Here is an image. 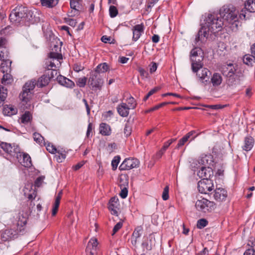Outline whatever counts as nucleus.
<instances>
[{
  "label": "nucleus",
  "mask_w": 255,
  "mask_h": 255,
  "mask_svg": "<svg viewBox=\"0 0 255 255\" xmlns=\"http://www.w3.org/2000/svg\"><path fill=\"white\" fill-rule=\"evenodd\" d=\"M0 147L5 152L9 154H12L13 150L15 152H19V148L17 146H16V148L13 149V147H12L11 145L7 143L2 142L0 144Z\"/></svg>",
  "instance_id": "b1692460"
},
{
  "label": "nucleus",
  "mask_w": 255,
  "mask_h": 255,
  "mask_svg": "<svg viewBox=\"0 0 255 255\" xmlns=\"http://www.w3.org/2000/svg\"><path fill=\"white\" fill-rule=\"evenodd\" d=\"M81 0H70V7L71 9L78 10L77 9V7H78L79 5V2Z\"/></svg>",
  "instance_id": "4d7b16f0"
},
{
  "label": "nucleus",
  "mask_w": 255,
  "mask_h": 255,
  "mask_svg": "<svg viewBox=\"0 0 255 255\" xmlns=\"http://www.w3.org/2000/svg\"><path fill=\"white\" fill-rule=\"evenodd\" d=\"M40 2L43 6L52 8L58 4V0H40Z\"/></svg>",
  "instance_id": "473e14b6"
},
{
  "label": "nucleus",
  "mask_w": 255,
  "mask_h": 255,
  "mask_svg": "<svg viewBox=\"0 0 255 255\" xmlns=\"http://www.w3.org/2000/svg\"><path fill=\"white\" fill-rule=\"evenodd\" d=\"M26 12L27 7L22 5L17 6L11 11L9 18L11 22L18 24L25 18Z\"/></svg>",
  "instance_id": "39448f33"
},
{
  "label": "nucleus",
  "mask_w": 255,
  "mask_h": 255,
  "mask_svg": "<svg viewBox=\"0 0 255 255\" xmlns=\"http://www.w3.org/2000/svg\"><path fill=\"white\" fill-rule=\"evenodd\" d=\"M98 240L96 238L91 239L88 242L86 249L87 255H95L97 253Z\"/></svg>",
  "instance_id": "ddd939ff"
},
{
  "label": "nucleus",
  "mask_w": 255,
  "mask_h": 255,
  "mask_svg": "<svg viewBox=\"0 0 255 255\" xmlns=\"http://www.w3.org/2000/svg\"><path fill=\"white\" fill-rule=\"evenodd\" d=\"M56 79L59 84L67 88H72L75 86V84L72 81L61 75L57 76Z\"/></svg>",
  "instance_id": "6ab92c4d"
},
{
  "label": "nucleus",
  "mask_w": 255,
  "mask_h": 255,
  "mask_svg": "<svg viewBox=\"0 0 255 255\" xmlns=\"http://www.w3.org/2000/svg\"><path fill=\"white\" fill-rule=\"evenodd\" d=\"M195 207L198 211L202 212H211L215 209V204L207 199L202 198L196 202Z\"/></svg>",
  "instance_id": "423d86ee"
},
{
  "label": "nucleus",
  "mask_w": 255,
  "mask_h": 255,
  "mask_svg": "<svg viewBox=\"0 0 255 255\" xmlns=\"http://www.w3.org/2000/svg\"><path fill=\"white\" fill-rule=\"evenodd\" d=\"M7 96V89L3 86L0 85V108L3 106Z\"/></svg>",
  "instance_id": "c756f323"
},
{
  "label": "nucleus",
  "mask_w": 255,
  "mask_h": 255,
  "mask_svg": "<svg viewBox=\"0 0 255 255\" xmlns=\"http://www.w3.org/2000/svg\"><path fill=\"white\" fill-rule=\"evenodd\" d=\"M109 12L111 17H115L118 14V11L116 6L112 5L110 7Z\"/></svg>",
  "instance_id": "a18cd8bd"
},
{
  "label": "nucleus",
  "mask_w": 255,
  "mask_h": 255,
  "mask_svg": "<svg viewBox=\"0 0 255 255\" xmlns=\"http://www.w3.org/2000/svg\"><path fill=\"white\" fill-rule=\"evenodd\" d=\"M243 62L249 66H253L255 63V57L253 55L246 54L243 57Z\"/></svg>",
  "instance_id": "c85d7f7f"
},
{
  "label": "nucleus",
  "mask_w": 255,
  "mask_h": 255,
  "mask_svg": "<svg viewBox=\"0 0 255 255\" xmlns=\"http://www.w3.org/2000/svg\"><path fill=\"white\" fill-rule=\"evenodd\" d=\"M142 231V229L140 226L135 229L131 238V242L132 245L135 246L136 245L137 239L140 237Z\"/></svg>",
  "instance_id": "5701e85b"
},
{
  "label": "nucleus",
  "mask_w": 255,
  "mask_h": 255,
  "mask_svg": "<svg viewBox=\"0 0 255 255\" xmlns=\"http://www.w3.org/2000/svg\"><path fill=\"white\" fill-rule=\"evenodd\" d=\"M213 157L211 154H202L193 162V167L199 168L201 166L211 167L213 165Z\"/></svg>",
  "instance_id": "0eeeda50"
},
{
  "label": "nucleus",
  "mask_w": 255,
  "mask_h": 255,
  "mask_svg": "<svg viewBox=\"0 0 255 255\" xmlns=\"http://www.w3.org/2000/svg\"><path fill=\"white\" fill-rule=\"evenodd\" d=\"M32 120V115L30 112H25L20 118V123L24 125L30 123Z\"/></svg>",
  "instance_id": "cd10ccee"
},
{
  "label": "nucleus",
  "mask_w": 255,
  "mask_h": 255,
  "mask_svg": "<svg viewBox=\"0 0 255 255\" xmlns=\"http://www.w3.org/2000/svg\"><path fill=\"white\" fill-rule=\"evenodd\" d=\"M129 110L130 109L125 103H122L117 107L118 113L122 117H128Z\"/></svg>",
  "instance_id": "aec40b11"
},
{
  "label": "nucleus",
  "mask_w": 255,
  "mask_h": 255,
  "mask_svg": "<svg viewBox=\"0 0 255 255\" xmlns=\"http://www.w3.org/2000/svg\"><path fill=\"white\" fill-rule=\"evenodd\" d=\"M247 245L248 246L253 248L254 247H255V239L252 237L250 238Z\"/></svg>",
  "instance_id": "774afa93"
},
{
  "label": "nucleus",
  "mask_w": 255,
  "mask_h": 255,
  "mask_svg": "<svg viewBox=\"0 0 255 255\" xmlns=\"http://www.w3.org/2000/svg\"><path fill=\"white\" fill-rule=\"evenodd\" d=\"M12 78L10 74L6 73L3 75L1 79V83L3 84L6 85L12 82Z\"/></svg>",
  "instance_id": "58836bf2"
},
{
  "label": "nucleus",
  "mask_w": 255,
  "mask_h": 255,
  "mask_svg": "<svg viewBox=\"0 0 255 255\" xmlns=\"http://www.w3.org/2000/svg\"><path fill=\"white\" fill-rule=\"evenodd\" d=\"M254 140L252 137L248 136L245 138L244 145L243 146V149L246 151H250L253 148Z\"/></svg>",
  "instance_id": "393cba45"
},
{
  "label": "nucleus",
  "mask_w": 255,
  "mask_h": 255,
  "mask_svg": "<svg viewBox=\"0 0 255 255\" xmlns=\"http://www.w3.org/2000/svg\"><path fill=\"white\" fill-rule=\"evenodd\" d=\"M128 190L126 187L122 189L120 195L123 199L126 198L128 196Z\"/></svg>",
  "instance_id": "052dcab7"
},
{
  "label": "nucleus",
  "mask_w": 255,
  "mask_h": 255,
  "mask_svg": "<svg viewBox=\"0 0 255 255\" xmlns=\"http://www.w3.org/2000/svg\"><path fill=\"white\" fill-rule=\"evenodd\" d=\"M190 58L191 61L192 70L193 72H195L196 71H198L199 69H200L203 67V55H199L196 57L192 56H191Z\"/></svg>",
  "instance_id": "4468645a"
},
{
  "label": "nucleus",
  "mask_w": 255,
  "mask_h": 255,
  "mask_svg": "<svg viewBox=\"0 0 255 255\" xmlns=\"http://www.w3.org/2000/svg\"><path fill=\"white\" fill-rule=\"evenodd\" d=\"M100 133L103 135H109L111 133V129L110 126L106 123H102L99 127Z\"/></svg>",
  "instance_id": "bb28decb"
},
{
  "label": "nucleus",
  "mask_w": 255,
  "mask_h": 255,
  "mask_svg": "<svg viewBox=\"0 0 255 255\" xmlns=\"http://www.w3.org/2000/svg\"><path fill=\"white\" fill-rule=\"evenodd\" d=\"M138 72H139L140 76H142L143 78H147L148 77V73L143 68H139Z\"/></svg>",
  "instance_id": "0e129e2a"
},
{
  "label": "nucleus",
  "mask_w": 255,
  "mask_h": 255,
  "mask_svg": "<svg viewBox=\"0 0 255 255\" xmlns=\"http://www.w3.org/2000/svg\"><path fill=\"white\" fill-rule=\"evenodd\" d=\"M244 255H255V250L254 248L248 249L246 251Z\"/></svg>",
  "instance_id": "338daca9"
},
{
  "label": "nucleus",
  "mask_w": 255,
  "mask_h": 255,
  "mask_svg": "<svg viewBox=\"0 0 255 255\" xmlns=\"http://www.w3.org/2000/svg\"><path fill=\"white\" fill-rule=\"evenodd\" d=\"M188 141L184 136L181 138L178 141L176 148H179L181 146L184 145V144Z\"/></svg>",
  "instance_id": "680f3d73"
},
{
  "label": "nucleus",
  "mask_w": 255,
  "mask_h": 255,
  "mask_svg": "<svg viewBox=\"0 0 255 255\" xmlns=\"http://www.w3.org/2000/svg\"><path fill=\"white\" fill-rule=\"evenodd\" d=\"M3 114L5 116H11L17 114V110L12 105H4L3 109Z\"/></svg>",
  "instance_id": "4be33fe9"
},
{
  "label": "nucleus",
  "mask_w": 255,
  "mask_h": 255,
  "mask_svg": "<svg viewBox=\"0 0 255 255\" xmlns=\"http://www.w3.org/2000/svg\"><path fill=\"white\" fill-rule=\"evenodd\" d=\"M21 163L25 167H29L32 165L31 157L27 153H22V161Z\"/></svg>",
  "instance_id": "2f4dec72"
},
{
  "label": "nucleus",
  "mask_w": 255,
  "mask_h": 255,
  "mask_svg": "<svg viewBox=\"0 0 255 255\" xmlns=\"http://www.w3.org/2000/svg\"><path fill=\"white\" fill-rule=\"evenodd\" d=\"M142 247L144 250L150 251L152 249V246L151 244L149 243L148 241H145L142 243Z\"/></svg>",
  "instance_id": "603ef678"
},
{
  "label": "nucleus",
  "mask_w": 255,
  "mask_h": 255,
  "mask_svg": "<svg viewBox=\"0 0 255 255\" xmlns=\"http://www.w3.org/2000/svg\"><path fill=\"white\" fill-rule=\"evenodd\" d=\"M54 49L56 52L49 53L46 61L47 69L48 70L59 68L62 60V54L58 53L60 48L57 45H54Z\"/></svg>",
  "instance_id": "20e7f679"
},
{
  "label": "nucleus",
  "mask_w": 255,
  "mask_h": 255,
  "mask_svg": "<svg viewBox=\"0 0 255 255\" xmlns=\"http://www.w3.org/2000/svg\"><path fill=\"white\" fill-rule=\"evenodd\" d=\"M131 127L130 125L129 122H128L126 124L124 128V133L127 136H129L131 134Z\"/></svg>",
  "instance_id": "37998d69"
},
{
  "label": "nucleus",
  "mask_w": 255,
  "mask_h": 255,
  "mask_svg": "<svg viewBox=\"0 0 255 255\" xmlns=\"http://www.w3.org/2000/svg\"><path fill=\"white\" fill-rule=\"evenodd\" d=\"M195 73H196L197 76L202 83L206 85L207 82H209L211 73L208 69L202 67Z\"/></svg>",
  "instance_id": "9b49d317"
},
{
  "label": "nucleus",
  "mask_w": 255,
  "mask_h": 255,
  "mask_svg": "<svg viewBox=\"0 0 255 255\" xmlns=\"http://www.w3.org/2000/svg\"><path fill=\"white\" fill-rule=\"evenodd\" d=\"M139 162L136 158H126L119 166L120 170H127L136 168L138 166Z\"/></svg>",
  "instance_id": "9d476101"
},
{
  "label": "nucleus",
  "mask_w": 255,
  "mask_h": 255,
  "mask_svg": "<svg viewBox=\"0 0 255 255\" xmlns=\"http://www.w3.org/2000/svg\"><path fill=\"white\" fill-rule=\"evenodd\" d=\"M87 78L86 77L80 78L78 79L77 84L80 87H84L86 83Z\"/></svg>",
  "instance_id": "864d4df0"
},
{
  "label": "nucleus",
  "mask_w": 255,
  "mask_h": 255,
  "mask_svg": "<svg viewBox=\"0 0 255 255\" xmlns=\"http://www.w3.org/2000/svg\"><path fill=\"white\" fill-rule=\"evenodd\" d=\"M169 147V143H166L165 142L164 143V145L162 148L159 150L156 154V156L158 158H160L162 155L164 154L165 150Z\"/></svg>",
  "instance_id": "c03bdc74"
},
{
  "label": "nucleus",
  "mask_w": 255,
  "mask_h": 255,
  "mask_svg": "<svg viewBox=\"0 0 255 255\" xmlns=\"http://www.w3.org/2000/svg\"><path fill=\"white\" fill-rule=\"evenodd\" d=\"M85 163V161H82L79 162L78 163H77V164H76L75 165L73 166V168L75 170H77L79 169L80 168H81L84 165Z\"/></svg>",
  "instance_id": "69168bd1"
},
{
  "label": "nucleus",
  "mask_w": 255,
  "mask_h": 255,
  "mask_svg": "<svg viewBox=\"0 0 255 255\" xmlns=\"http://www.w3.org/2000/svg\"><path fill=\"white\" fill-rule=\"evenodd\" d=\"M227 77L228 78L227 80V84L230 86H233L240 83V80L237 78L236 74L234 75V76Z\"/></svg>",
  "instance_id": "c9c22d12"
},
{
  "label": "nucleus",
  "mask_w": 255,
  "mask_h": 255,
  "mask_svg": "<svg viewBox=\"0 0 255 255\" xmlns=\"http://www.w3.org/2000/svg\"><path fill=\"white\" fill-rule=\"evenodd\" d=\"M127 106L130 109H134L136 106V102L135 99L131 96H130L127 99Z\"/></svg>",
  "instance_id": "4c0bfd02"
},
{
  "label": "nucleus",
  "mask_w": 255,
  "mask_h": 255,
  "mask_svg": "<svg viewBox=\"0 0 255 255\" xmlns=\"http://www.w3.org/2000/svg\"><path fill=\"white\" fill-rule=\"evenodd\" d=\"M15 235V232L13 230L7 229L5 230L2 233L1 235V238L4 241H6L13 238Z\"/></svg>",
  "instance_id": "7c9ffc66"
},
{
  "label": "nucleus",
  "mask_w": 255,
  "mask_h": 255,
  "mask_svg": "<svg viewBox=\"0 0 255 255\" xmlns=\"http://www.w3.org/2000/svg\"><path fill=\"white\" fill-rule=\"evenodd\" d=\"M200 169L197 172V175L202 179H208L211 174H213V171L211 167L206 166H201Z\"/></svg>",
  "instance_id": "a211bd4d"
},
{
  "label": "nucleus",
  "mask_w": 255,
  "mask_h": 255,
  "mask_svg": "<svg viewBox=\"0 0 255 255\" xmlns=\"http://www.w3.org/2000/svg\"><path fill=\"white\" fill-rule=\"evenodd\" d=\"M120 157L119 156H115L112 161V168L114 170H116L120 162Z\"/></svg>",
  "instance_id": "09e8293b"
},
{
  "label": "nucleus",
  "mask_w": 255,
  "mask_h": 255,
  "mask_svg": "<svg viewBox=\"0 0 255 255\" xmlns=\"http://www.w3.org/2000/svg\"><path fill=\"white\" fill-rule=\"evenodd\" d=\"M213 187V182L209 179H202L198 183V190L202 194H207L208 192L212 190Z\"/></svg>",
  "instance_id": "1a4fd4ad"
},
{
  "label": "nucleus",
  "mask_w": 255,
  "mask_h": 255,
  "mask_svg": "<svg viewBox=\"0 0 255 255\" xmlns=\"http://www.w3.org/2000/svg\"><path fill=\"white\" fill-rule=\"evenodd\" d=\"M123 226V223L119 222H118L114 227L113 230L112 235L113 236L116 234Z\"/></svg>",
  "instance_id": "13d9d810"
},
{
  "label": "nucleus",
  "mask_w": 255,
  "mask_h": 255,
  "mask_svg": "<svg viewBox=\"0 0 255 255\" xmlns=\"http://www.w3.org/2000/svg\"><path fill=\"white\" fill-rule=\"evenodd\" d=\"M190 55V56H194L196 57L199 55H203V53L201 48L196 47L191 50Z\"/></svg>",
  "instance_id": "a19ab883"
},
{
  "label": "nucleus",
  "mask_w": 255,
  "mask_h": 255,
  "mask_svg": "<svg viewBox=\"0 0 255 255\" xmlns=\"http://www.w3.org/2000/svg\"><path fill=\"white\" fill-rule=\"evenodd\" d=\"M108 68V65L106 63H103L99 64L96 67L94 72H97V73L98 74L99 73L106 72L107 71Z\"/></svg>",
  "instance_id": "e433bc0d"
},
{
  "label": "nucleus",
  "mask_w": 255,
  "mask_h": 255,
  "mask_svg": "<svg viewBox=\"0 0 255 255\" xmlns=\"http://www.w3.org/2000/svg\"><path fill=\"white\" fill-rule=\"evenodd\" d=\"M17 218L16 224L18 227H19V230L21 231L22 230L21 228L25 225L27 223V218L21 214H19Z\"/></svg>",
  "instance_id": "f704fd0d"
},
{
  "label": "nucleus",
  "mask_w": 255,
  "mask_h": 255,
  "mask_svg": "<svg viewBox=\"0 0 255 255\" xmlns=\"http://www.w3.org/2000/svg\"><path fill=\"white\" fill-rule=\"evenodd\" d=\"M226 105H208L206 107L209 108L214 110H218L223 109L225 107Z\"/></svg>",
  "instance_id": "e2e57ef3"
},
{
  "label": "nucleus",
  "mask_w": 255,
  "mask_h": 255,
  "mask_svg": "<svg viewBox=\"0 0 255 255\" xmlns=\"http://www.w3.org/2000/svg\"><path fill=\"white\" fill-rule=\"evenodd\" d=\"M88 84L92 87L93 90H96L98 89H101L103 84V81L97 72L92 71L90 73Z\"/></svg>",
  "instance_id": "6e6552de"
},
{
  "label": "nucleus",
  "mask_w": 255,
  "mask_h": 255,
  "mask_svg": "<svg viewBox=\"0 0 255 255\" xmlns=\"http://www.w3.org/2000/svg\"><path fill=\"white\" fill-rule=\"evenodd\" d=\"M169 187L168 186H166L164 187L162 194V199L164 201H166L169 198Z\"/></svg>",
  "instance_id": "8fccbe9b"
},
{
  "label": "nucleus",
  "mask_w": 255,
  "mask_h": 255,
  "mask_svg": "<svg viewBox=\"0 0 255 255\" xmlns=\"http://www.w3.org/2000/svg\"><path fill=\"white\" fill-rule=\"evenodd\" d=\"M49 81V76L43 75L39 78L37 82L34 79L27 82L23 86L22 92L19 95L20 100L27 103L31 97L36 85L38 87H42L48 85Z\"/></svg>",
  "instance_id": "7ed1b4c3"
},
{
  "label": "nucleus",
  "mask_w": 255,
  "mask_h": 255,
  "mask_svg": "<svg viewBox=\"0 0 255 255\" xmlns=\"http://www.w3.org/2000/svg\"><path fill=\"white\" fill-rule=\"evenodd\" d=\"M7 49V40L4 38L0 37V49Z\"/></svg>",
  "instance_id": "6e6d98bb"
},
{
  "label": "nucleus",
  "mask_w": 255,
  "mask_h": 255,
  "mask_svg": "<svg viewBox=\"0 0 255 255\" xmlns=\"http://www.w3.org/2000/svg\"><path fill=\"white\" fill-rule=\"evenodd\" d=\"M34 140L39 144L43 143L44 138L38 133L34 132L33 134Z\"/></svg>",
  "instance_id": "79ce46f5"
},
{
  "label": "nucleus",
  "mask_w": 255,
  "mask_h": 255,
  "mask_svg": "<svg viewBox=\"0 0 255 255\" xmlns=\"http://www.w3.org/2000/svg\"><path fill=\"white\" fill-rule=\"evenodd\" d=\"M245 8L250 12H255V1L247 0L245 3Z\"/></svg>",
  "instance_id": "72a5a7b5"
},
{
  "label": "nucleus",
  "mask_w": 255,
  "mask_h": 255,
  "mask_svg": "<svg viewBox=\"0 0 255 255\" xmlns=\"http://www.w3.org/2000/svg\"><path fill=\"white\" fill-rule=\"evenodd\" d=\"M220 15L224 27L228 31H237L240 24L239 18L245 19L246 15L241 13L239 15V11L232 5H225L220 9Z\"/></svg>",
  "instance_id": "f257e3e1"
},
{
  "label": "nucleus",
  "mask_w": 255,
  "mask_h": 255,
  "mask_svg": "<svg viewBox=\"0 0 255 255\" xmlns=\"http://www.w3.org/2000/svg\"><path fill=\"white\" fill-rule=\"evenodd\" d=\"M57 153L59 155H56V160L58 162H62L66 158V154L60 152V150H58Z\"/></svg>",
  "instance_id": "3c124183"
},
{
  "label": "nucleus",
  "mask_w": 255,
  "mask_h": 255,
  "mask_svg": "<svg viewBox=\"0 0 255 255\" xmlns=\"http://www.w3.org/2000/svg\"><path fill=\"white\" fill-rule=\"evenodd\" d=\"M118 198L115 197L112 198L109 203V209L112 214L118 216V212L119 210V203Z\"/></svg>",
  "instance_id": "2eb2a0df"
},
{
  "label": "nucleus",
  "mask_w": 255,
  "mask_h": 255,
  "mask_svg": "<svg viewBox=\"0 0 255 255\" xmlns=\"http://www.w3.org/2000/svg\"><path fill=\"white\" fill-rule=\"evenodd\" d=\"M64 20L66 23L72 27H75L77 23L75 19L69 17H65Z\"/></svg>",
  "instance_id": "de8ad7c7"
},
{
  "label": "nucleus",
  "mask_w": 255,
  "mask_h": 255,
  "mask_svg": "<svg viewBox=\"0 0 255 255\" xmlns=\"http://www.w3.org/2000/svg\"><path fill=\"white\" fill-rule=\"evenodd\" d=\"M227 197V191L222 188H217L214 191L213 197L215 200L218 202H222L225 201Z\"/></svg>",
  "instance_id": "dca6fc26"
},
{
  "label": "nucleus",
  "mask_w": 255,
  "mask_h": 255,
  "mask_svg": "<svg viewBox=\"0 0 255 255\" xmlns=\"http://www.w3.org/2000/svg\"><path fill=\"white\" fill-rule=\"evenodd\" d=\"M7 50L4 48V49H0V60L5 61L7 57Z\"/></svg>",
  "instance_id": "49530a36"
},
{
  "label": "nucleus",
  "mask_w": 255,
  "mask_h": 255,
  "mask_svg": "<svg viewBox=\"0 0 255 255\" xmlns=\"http://www.w3.org/2000/svg\"><path fill=\"white\" fill-rule=\"evenodd\" d=\"M37 13H38V12L36 10H28L27 8L25 18L32 23L38 22L40 20V18L38 16H36V15Z\"/></svg>",
  "instance_id": "412c9836"
},
{
  "label": "nucleus",
  "mask_w": 255,
  "mask_h": 255,
  "mask_svg": "<svg viewBox=\"0 0 255 255\" xmlns=\"http://www.w3.org/2000/svg\"><path fill=\"white\" fill-rule=\"evenodd\" d=\"M195 133H196V131L195 130H192V131H190L189 132H188L184 136L188 140H189V139L192 140H193L196 137V136H194V135L195 134Z\"/></svg>",
  "instance_id": "5fc2aeb1"
},
{
  "label": "nucleus",
  "mask_w": 255,
  "mask_h": 255,
  "mask_svg": "<svg viewBox=\"0 0 255 255\" xmlns=\"http://www.w3.org/2000/svg\"><path fill=\"white\" fill-rule=\"evenodd\" d=\"M224 27V22L214 14H209L206 19L205 25L202 26L195 38L196 43L204 41L208 36L209 32L215 33L220 31Z\"/></svg>",
  "instance_id": "f03ea898"
},
{
  "label": "nucleus",
  "mask_w": 255,
  "mask_h": 255,
  "mask_svg": "<svg viewBox=\"0 0 255 255\" xmlns=\"http://www.w3.org/2000/svg\"><path fill=\"white\" fill-rule=\"evenodd\" d=\"M47 150L51 153L54 154L57 152L55 147H54L53 145H50L49 144L46 147Z\"/></svg>",
  "instance_id": "bf43d9fd"
},
{
  "label": "nucleus",
  "mask_w": 255,
  "mask_h": 255,
  "mask_svg": "<svg viewBox=\"0 0 255 255\" xmlns=\"http://www.w3.org/2000/svg\"><path fill=\"white\" fill-rule=\"evenodd\" d=\"M237 69V64L229 63L223 66L222 72L223 74L226 77H231L236 74Z\"/></svg>",
  "instance_id": "f8f14e48"
},
{
  "label": "nucleus",
  "mask_w": 255,
  "mask_h": 255,
  "mask_svg": "<svg viewBox=\"0 0 255 255\" xmlns=\"http://www.w3.org/2000/svg\"><path fill=\"white\" fill-rule=\"evenodd\" d=\"M223 79L220 74L215 73L211 78V82L214 87H216L220 85L222 83Z\"/></svg>",
  "instance_id": "a878e982"
},
{
  "label": "nucleus",
  "mask_w": 255,
  "mask_h": 255,
  "mask_svg": "<svg viewBox=\"0 0 255 255\" xmlns=\"http://www.w3.org/2000/svg\"><path fill=\"white\" fill-rule=\"evenodd\" d=\"M208 221L205 219H199L197 223V227L198 229H202L208 225Z\"/></svg>",
  "instance_id": "ea45409f"
},
{
  "label": "nucleus",
  "mask_w": 255,
  "mask_h": 255,
  "mask_svg": "<svg viewBox=\"0 0 255 255\" xmlns=\"http://www.w3.org/2000/svg\"><path fill=\"white\" fill-rule=\"evenodd\" d=\"M132 40L136 41L144 32V25L142 24L135 25L132 27Z\"/></svg>",
  "instance_id": "f3484780"
}]
</instances>
